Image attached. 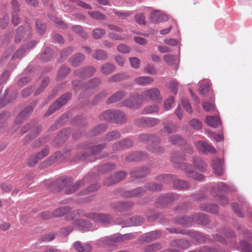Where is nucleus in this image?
Instances as JSON below:
<instances>
[{
    "instance_id": "1",
    "label": "nucleus",
    "mask_w": 252,
    "mask_h": 252,
    "mask_svg": "<svg viewBox=\"0 0 252 252\" xmlns=\"http://www.w3.org/2000/svg\"><path fill=\"white\" fill-rule=\"evenodd\" d=\"M84 212L81 210L75 211L72 212L71 217L68 216L66 217L67 220L73 219L76 215L85 216L86 218L90 219L96 222L105 223L109 222L111 219V216L109 215H106L101 213H96L93 212L87 213L83 214Z\"/></svg>"
},
{
    "instance_id": "2",
    "label": "nucleus",
    "mask_w": 252,
    "mask_h": 252,
    "mask_svg": "<svg viewBox=\"0 0 252 252\" xmlns=\"http://www.w3.org/2000/svg\"><path fill=\"white\" fill-rule=\"evenodd\" d=\"M87 179L88 177H85L82 181H77L74 184H72V180L70 178L63 179L61 181H59L58 182L62 186V189H64L65 192L70 194L74 193L80 187L83 186Z\"/></svg>"
},
{
    "instance_id": "3",
    "label": "nucleus",
    "mask_w": 252,
    "mask_h": 252,
    "mask_svg": "<svg viewBox=\"0 0 252 252\" xmlns=\"http://www.w3.org/2000/svg\"><path fill=\"white\" fill-rule=\"evenodd\" d=\"M140 96L142 98V102L145 100L146 101L160 102L162 100L160 92L157 88L145 90L142 92Z\"/></svg>"
},
{
    "instance_id": "4",
    "label": "nucleus",
    "mask_w": 252,
    "mask_h": 252,
    "mask_svg": "<svg viewBox=\"0 0 252 252\" xmlns=\"http://www.w3.org/2000/svg\"><path fill=\"white\" fill-rule=\"evenodd\" d=\"M193 221L203 224L207 223V218L203 214L195 215L192 218L184 217L179 219L178 222L183 226H188L190 225Z\"/></svg>"
},
{
    "instance_id": "5",
    "label": "nucleus",
    "mask_w": 252,
    "mask_h": 252,
    "mask_svg": "<svg viewBox=\"0 0 252 252\" xmlns=\"http://www.w3.org/2000/svg\"><path fill=\"white\" fill-rule=\"evenodd\" d=\"M135 237L134 234L132 233L126 234L125 235L118 234L105 238L102 242L109 246H114L116 243H120L126 240H130Z\"/></svg>"
},
{
    "instance_id": "6",
    "label": "nucleus",
    "mask_w": 252,
    "mask_h": 252,
    "mask_svg": "<svg viewBox=\"0 0 252 252\" xmlns=\"http://www.w3.org/2000/svg\"><path fill=\"white\" fill-rule=\"evenodd\" d=\"M71 97V94L67 93L62 95L59 99L52 104L48 109L47 113L45 114L46 116H49L52 114L56 110L59 109L63 105H64L68 100Z\"/></svg>"
},
{
    "instance_id": "7",
    "label": "nucleus",
    "mask_w": 252,
    "mask_h": 252,
    "mask_svg": "<svg viewBox=\"0 0 252 252\" xmlns=\"http://www.w3.org/2000/svg\"><path fill=\"white\" fill-rule=\"evenodd\" d=\"M100 83L99 78H94L92 79L84 87V92L86 96H89L94 94L97 87Z\"/></svg>"
},
{
    "instance_id": "8",
    "label": "nucleus",
    "mask_w": 252,
    "mask_h": 252,
    "mask_svg": "<svg viewBox=\"0 0 252 252\" xmlns=\"http://www.w3.org/2000/svg\"><path fill=\"white\" fill-rule=\"evenodd\" d=\"M123 105L130 108H137L142 103V98L140 95L133 96L123 101Z\"/></svg>"
},
{
    "instance_id": "9",
    "label": "nucleus",
    "mask_w": 252,
    "mask_h": 252,
    "mask_svg": "<svg viewBox=\"0 0 252 252\" xmlns=\"http://www.w3.org/2000/svg\"><path fill=\"white\" fill-rule=\"evenodd\" d=\"M178 166L185 170L188 176L195 180L202 181L204 178V177L203 175L201 174H197L193 172V167L191 164L181 163Z\"/></svg>"
},
{
    "instance_id": "10",
    "label": "nucleus",
    "mask_w": 252,
    "mask_h": 252,
    "mask_svg": "<svg viewBox=\"0 0 252 252\" xmlns=\"http://www.w3.org/2000/svg\"><path fill=\"white\" fill-rule=\"evenodd\" d=\"M96 70L93 66L79 68L74 72V74L81 78L89 77L93 75Z\"/></svg>"
},
{
    "instance_id": "11",
    "label": "nucleus",
    "mask_w": 252,
    "mask_h": 252,
    "mask_svg": "<svg viewBox=\"0 0 252 252\" xmlns=\"http://www.w3.org/2000/svg\"><path fill=\"white\" fill-rule=\"evenodd\" d=\"M144 222L143 218L140 216H135L131 218L127 219L122 222L119 223L122 225V227H129L131 226H138L142 224Z\"/></svg>"
},
{
    "instance_id": "12",
    "label": "nucleus",
    "mask_w": 252,
    "mask_h": 252,
    "mask_svg": "<svg viewBox=\"0 0 252 252\" xmlns=\"http://www.w3.org/2000/svg\"><path fill=\"white\" fill-rule=\"evenodd\" d=\"M133 145L132 140L129 139H125L120 142L114 143L112 146V148L114 151L121 150L124 149L129 148L132 147Z\"/></svg>"
},
{
    "instance_id": "13",
    "label": "nucleus",
    "mask_w": 252,
    "mask_h": 252,
    "mask_svg": "<svg viewBox=\"0 0 252 252\" xmlns=\"http://www.w3.org/2000/svg\"><path fill=\"white\" fill-rule=\"evenodd\" d=\"M223 161L220 158H216L213 160L212 168L214 173L218 176L223 174L224 172Z\"/></svg>"
},
{
    "instance_id": "14",
    "label": "nucleus",
    "mask_w": 252,
    "mask_h": 252,
    "mask_svg": "<svg viewBox=\"0 0 252 252\" xmlns=\"http://www.w3.org/2000/svg\"><path fill=\"white\" fill-rule=\"evenodd\" d=\"M147 157V155L142 152H134L126 155L125 160L127 161H138L146 159Z\"/></svg>"
},
{
    "instance_id": "15",
    "label": "nucleus",
    "mask_w": 252,
    "mask_h": 252,
    "mask_svg": "<svg viewBox=\"0 0 252 252\" xmlns=\"http://www.w3.org/2000/svg\"><path fill=\"white\" fill-rule=\"evenodd\" d=\"M196 146L199 151L204 153H207L208 152L213 153L215 152V149L212 146L203 141L196 142Z\"/></svg>"
},
{
    "instance_id": "16",
    "label": "nucleus",
    "mask_w": 252,
    "mask_h": 252,
    "mask_svg": "<svg viewBox=\"0 0 252 252\" xmlns=\"http://www.w3.org/2000/svg\"><path fill=\"white\" fill-rule=\"evenodd\" d=\"M159 120L157 118L142 117L137 121V125H146L148 126H154L158 125Z\"/></svg>"
},
{
    "instance_id": "17",
    "label": "nucleus",
    "mask_w": 252,
    "mask_h": 252,
    "mask_svg": "<svg viewBox=\"0 0 252 252\" xmlns=\"http://www.w3.org/2000/svg\"><path fill=\"white\" fill-rule=\"evenodd\" d=\"M126 176V173L124 171L119 172L115 174L109 180L105 181V184L108 186L114 184L122 180Z\"/></svg>"
},
{
    "instance_id": "18",
    "label": "nucleus",
    "mask_w": 252,
    "mask_h": 252,
    "mask_svg": "<svg viewBox=\"0 0 252 252\" xmlns=\"http://www.w3.org/2000/svg\"><path fill=\"white\" fill-rule=\"evenodd\" d=\"M151 18L154 22H160L168 20V16L163 13H159L158 11L153 10L151 14Z\"/></svg>"
},
{
    "instance_id": "19",
    "label": "nucleus",
    "mask_w": 252,
    "mask_h": 252,
    "mask_svg": "<svg viewBox=\"0 0 252 252\" xmlns=\"http://www.w3.org/2000/svg\"><path fill=\"white\" fill-rule=\"evenodd\" d=\"M145 192V190L140 188L135 189L132 190L125 191L124 196L126 197H137L141 196Z\"/></svg>"
},
{
    "instance_id": "20",
    "label": "nucleus",
    "mask_w": 252,
    "mask_h": 252,
    "mask_svg": "<svg viewBox=\"0 0 252 252\" xmlns=\"http://www.w3.org/2000/svg\"><path fill=\"white\" fill-rule=\"evenodd\" d=\"M104 145L100 144L96 146L90 147L88 150V151L91 152L92 156L95 157L96 158H101L107 156V155L103 156H99V154L101 153L102 149L104 147Z\"/></svg>"
},
{
    "instance_id": "21",
    "label": "nucleus",
    "mask_w": 252,
    "mask_h": 252,
    "mask_svg": "<svg viewBox=\"0 0 252 252\" xmlns=\"http://www.w3.org/2000/svg\"><path fill=\"white\" fill-rule=\"evenodd\" d=\"M125 95V93L123 91H119L111 95L108 99L106 100V103L108 104L115 103L121 99H122Z\"/></svg>"
},
{
    "instance_id": "22",
    "label": "nucleus",
    "mask_w": 252,
    "mask_h": 252,
    "mask_svg": "<svg viewBox=\"0 0 252 252\" xmlns=\"http://www.w3.org/2000/svg\"><path fill=\"white\" fill-rule=\"evenodd\" d=\"M111 205L112 208H115L119 211H123L131 207L132 204L129 202L121 203L120 202H116L112 203Z\"/></svg>"
},
{
    "instance_id": "23",
    "label": "nucleus",
    "mask_w": 252,
    "mask_h": 252,
    "mask_svg": "<svg viewBox=\"0 0 252 252\" xmlns=\"http://www.w3.org/2000/svg\"><path fill=\"white\" fill-rule=\"evenodd\" d=\"M85 58V57L84 55L81 53H78L70 58L69 62L73 66H77L81 64Z\"/></svg>"
},
{
    "instance_id": "24",
    "label": "nucleus",
    "mask_w": 252,
    "mask_h": 252,
    "mask_svg": "<svg viewBox=\"0 0 252 252\" xmlns=\"http://www.w3.org/2000/svg\"><path fill=\"white\" fill-rule=\"evenodd\" d=\"M115 110H108L99 115V118L101 120L107 122H113L114 117L115 116Z\"/></svg>"
},
{
    "instance_id": "25",
    "label": "nucleus",
    "mask_w": 252,
    "mask_h": 252,
    "mask_svg": "<svg viewBox=\"0 0 252 252\" xmlns=\"http://www.w3.org/2000/svg\"><path fill=\"white\" fill-rule=\"evenodd\" d=\"M115 116L114 117L113 122L116 124H124L126 121V118L123 112L119 110H115Z\"/></svg>"
},
{
    "instance_id": "26",
    "label": "nucleus",
    "mask_w": 252,
    "mask_h": 252,
    "mask_svg": "<svg viewBox=\"0 0 252 252\" xmlns=\"http://www.w3.org/2000/svg\"><path fill=\"white\" fill-rule=\"evenodd\" d=\"M186 234L189 235L192 240L198 243H203L206 241V238L201 234L197 232L187 231Z\"/></svg>"
},
{
    "instance_id": "27",
    "label": "nucleus",
    "mask_w": 252,
    "mask_h": 252,
    "mask_svg": "<svg viewBox=\"0 0 252 252\" xmlns=\"http://www.w3.org/2000/svg\"><path fill=\"white\" fill-rule=\"evenodd\" d=\"M115 69V66L112 63H107L103 64L100 67L101 72L106 75L111 74Z\"/></svg>"
},
{
    "instance_id": "28",
    "label": "nucleus",
    "mask_w": 252,
    "mask_h": 252,
    "mask_svg": "<svg viewBox=\"0 0 252 252\" xmlns=\"http://www.w3.org/2000/svg\"><path fill=\"white\" fill-rule=\"evenodd\" d=\"M74 224L77 226L81 227L82 229L88 231L92 228V224L89 220H86L83 219L75 220Z\"/></svg>"
},
{
    "instance_id": "29",
    "label": "nucleus",
    "mask_w": 252,
    "mask_h": 252,
    "mask_svg": "<svg viewBox=\"0 0 252 252\" xmlns=\"http://www.w3.org/2000/svg\"><path fill=\"white\" fill-rule=\"evenodd\" d=\"M201 210L210 212L213 214H216L218 212V207L213 204H207L206 203H202L199 205Z\"/></svg>"
},
{
    "instance_id": "30",
    "label": "nucleus",
    "mask_w": 252,
    "mask_h": 252,
    "mask_svg": "<svg viewBox=\"0 0 252 252\" xmlns=\"http://www.w3.org/2000/svg\"><path fill=\"white\" fill-rule=\"evenodd\" d=\"M75 249L78 252H90L92 250V246L89 244L83 245L80 242H76L74 244Z\"/></svg>"
},
{
    "instance_id": "31",
    "label": "nucleus",
    "mask_w": 252,
    "mask_h": 252,
    "mask_svg": "<svg viewBox=\"0 0 252 252\" xmlns=\"http://www.w3.org/2000/svg\"><path fill=\"white\" fill-rule=\"evenodd\" d=\"M135 83L140 85L150 84L154 82V79L149 76H140L134 80Z\"/></svg>"
},
{
    "instance_id": "32",
    "label": "nucleus",
    "mask_w": 252,
    "mask_h": 252,
    "mask_svg": "<svg viewBox=\"0 0 252 252\" xmlns=\"http://www.w3.org/2000/svg\"><path fill=\"white\" fill-rule=\"evenodd\" d=\"M205 122L206 124L212 127H217L220 123V120L218 117L207 116Z\"/></svg>"
},
{
    "instance_id": "33",
    "label": "nucleus",
    "mask_w": 252,
    "mask_h": 252,
    "mask_svg": "<svg viewBox=\"0 0 252 252\" xmlns=\"http://www.w3.org/2000/svg\"><path fill=\"white\" fill-rule=\"evenodd\" d=\"M139 140L140 142H146V141H151L153 142H157L159 141L158 138H157L156 136L147 134H142L139 136Z\"/></svg>"
},
{
    "instance_id": "34",
    "label": "nucleus",
    "mask_w": 252,
    "mask_h": 252,
    "mask_svg": "<svg viewBox=\"0 0 252 252\" xmlns=\"http://www.w3.org/2000/svg\"><path fill=\"white\" fill-rule=\"evenodd\" d=\"M70 210L68 206H63L56 209L53 213L54 217H60L63 216Z\"/></svg>"
},
{
    "instance_id": "35",
    "label": "nucleus",
    "mask_w": 252,
    "mask_h": 252,
    "mask_svg": "<svg viewBox=\"0 0 252 252\" xmlns=\"http://www.w3.org/2000/svg\"><path fill=\"white\" fill-rule=\"evenodd\" d=\"M193 164L194 166L200 171H204L206 168V164L199 158L196 157L193 159Z\"/></svg>"
},
{
    "instance_id": "36",
    "label": "nucleus",
    "mask_w": 252,
    "mask_h": 252,
    "mask_svg": "<svg viewBox=\"0 0 252 252\" xmlns=\"http://www.w3.org/2000/svg\"><path fill=\"white\" fill-rule=\"evenodd\" d=\"M93 57L98 61L106 60L108 57L106 52L103 50H97L93 54Z\"/></svg>"
},
{
    "instance_id": "37",
    "label": "nucleus",
    "mask_w": 252,
    "mask_h": 252,
    "mask_svg": "<svg viewBox=\"0 0 252 252\" xmlns=\"http://www.w3.org/2000/svg\"><path fill=\"white\" fill-rule=\"evenodd\" d=\"M33 111L32 106L26 107L17 117L16 122H20L21 120L28 117Z\"/></svg>"
},
{
    "instance_id": "38",
    "label": "nucleus",
    "mask_w": 252,
    "mask_h": 252,
    "mask_svg": "<svg viewBox=\"0 0 252 252\" xmlns=\"http://www.w3.org/2000/svg\"><path fill=\"white\" fill-rule=\"evenodd\" d=\"M174 187L178 189H186L189 188V185L186 181L178 180L173 182Z\"/></svg>"
},
{
    "instance_id": "39",
    "label": "nucleus",
    "mask_w": 252,
    "mask_h": 252,
    "mask_svg": "<svg viewBox=\"0 0 252 252\" xmlns=\"http://www.w3.org/2000/svg\"><path fill=\"white\" fill-rule=\"evenodd\" d=\"M121 136V133L118 131H112L109 132L105 137V141H111L116 140Z\"/></svg>"
},
{
    "instance_id": "40",
    "label": "nucleus",
    "mask_w": 252,
    "mask_h": 252,
    "mask_svg": "<svg viewBox=\"0 0 252 252\" xmlns=\"http://www.w3.org/2000/svg\"><path fill=\"white\" fill-rule=\"evenodd\" d=\"M127 76L123 73H118L115 74L108 79V81L110 82H119L123 79L126 78Z\"/></svg>"
},
{
    "instance_id": "41",
    "label": "nucleus",
    "mask_w": 252,
    "mask_h": 252,
    "mask_svg": "<svg viewBox=\"0 0 252 252\" xmlns=\"http://www.w3.org/2000/svg\"><path fill=\"white\" fill-rule=\"evenodd\" d=\"M178 198V196L175 194H169L162 196L160 198L161 203H168L170 202L173 201Z\"/></svg>"
},
{
    "instance_id": "42",
    "label": "nucleus",
    "mask_w": 252,
    "mask_h": 252,
    "mask_svg": "<svg viewBox=\"0 0 252 252\" xmlns=\"http://www.w3.org/2000/svg\"><path fill=\"white\" fill-rule=\"evenodd\" d=\"M169 141L172 144H178L179 146H182L185 143L184 140L182 137L175 135L170 137Z\"/></svg>"
},
{
    "instance_id": "43",
    "label": "nucleus",
    "mask_w": 252,
    "mask_h": 252,
    "mask_svg": "<svg viewBox=\"0 0 252 252\" xmlns=\"http://www.w3.org/2000/svg\"><path fill=\"white\" fill-rule=\"evenodd\" d=\"M70 72V69L64 66H62L58 73V78L59 79H63Z\"/></svg>"
},
{
    "instance_id": "44",
    "label": "nucleus",
    "mask_w": 252,
    "mask_h": 252,
    "mask_svg": "<svg viewBox=\"0 0 252 252\" xmlns=\"http://www.w3.org/2000/svg\"><path fill=\"white\" fill-rule=\"evenodd\" d=\"M53 53V52L50 48H46L41 55V58L43 61H48L52 57Z\"/></svg>"
},
{
    "instance_id": "45",
    "label": "nucleus",
    "mask_w": 252,
    "mask_h": 252,
    "mask_svg": "<svg viewBox=\"0 0 252 252\" xmlns=\"http://www.w3.org/2000/svg\"><path fill=\"white\" fill-rule=\"evenodd\" d=\"M159 110V108L156 104L145 107L143 110V114H151L153 113L158 112Z\"/></svg>"
},
{
    "instance_id": "46",
    "label": "nucleus",
    "mask_w": 252,
    "mask_h": 252,
    "mask_svg": "<svg viewBox=\"0 0 252 252\" xmlns=\"http://www.w3.org/2000/svg\"><path fill=\"white\" fill-rule=\"evenodd\" d=\"M147 173L148 170L146 168H142L138 170L131 172L132 176L136 178H141L144 177Z\"/></svg>"
},
{
    "instance_id": "47",
    "label": "nucleus",
    "mask_w": 252,
    "mask_h": 252,
    "mask_svg": "<svg viewBox=\"0 0 252 252\" xmlns=\"http://www.w3.org/2000/svg\"><path fill=\"white\" fill-rule=\"evenodd\" d=\"M105 33V31L99 28L94 29L93 32V37L95 39H99L101 38L103 36Z\"/></svg>"
},
{
    "instance_id": "48",
    "label": "nucleus",
    "mask_w": 252,
    "mask_h": 252,
    "mask_svg": "<svg viewBox=\"0 0 252 252\" xmlns=\"http://www.w3.org/2000/svg\"><path fill=\"white\" fill-rule=\"evenodd\" d=\"M107 128L106 125L100 124L97 125L93 130L92 135L93 136L96 135L104 132Z\"/></svg>"
},
{
    "instance_id": "49",
    "label": "nucleus",
    "mask_w": 252,
    "mask_h": 252,
    "mask_svg": "<svg viewBox=\"0 0 252 252\" xmlns=\"http://www.w3.org/2000/svg\"><path fill=\"white\" fill-rule=\"evenodd\" d=\"M36 29L38 33L42 34L45 32L46 30V27L45 24L40 21L37 20L36 22Z\"/></svg>"
},
{
    "instance_id": "50",
    "label": "nucleus",
    "mask_w": 252,
    "mask_h": 252,
    "mask_svg": "<svg viewBox=\"0 0 252 252\" xmlns=\"http://www.w3.org/2000/svg\"><path fill=\"white\" fill-rule=\"evenodd\" d=\"M50 82L49 79L48 78H44L42 82L41 86L37 89L36 92L34 93L35 95H37L39 94L41 92H42L43 90L45 88V87L48 85Z\"/></svg>"
},
{
    "instance_id": "51",
    "label": "nucleus",
    "mask_w": 252,
    "mask_h": 252,
    "mask_svg": "<svg viewBox=\"0 0 252 252\" xmlns=\"http://www.w3.org/2000/svg\"><path fill=\"white\" fill-rule=\"evenodd\" d=\"M161 248V246L159 243H156L146 247L145 251L146 252H155L159 250Z\"/></svg>"
},
{
    "instance_id": "52",
    "label": "nucleus",
    "mask_w": 252,
    "mask_h": 252,
    "mask_svg": "<svg viewBox=\"0 0 252 252\" xmlns=\"http://www.w3.org/2000/svg\"><path fill=\"white\" fill-rule=\"evenodd\" d=\"M72 31L83 38L87 36V33L83 31L82 27L80 26H74L72 27Z\"/></svg>"
},
{
    "instance_id": "53",
    "label": "nucleus",
    "mask_w": 252,
    "mask_h": 252,
    "mask_svg": "<svg viewBox=\"0 0 252 252\" xmlns=\"http://www.w3.org/2000/svg\"><path fill=\"white\" fill-rule=\"evenodd\" d=\"M189 125L193 128L196 130H199L202 127L201 122L196 119H192L189 122Z\"/></svg>"
},
{
    "instance_id": "54",
    "label": "nucleus",
    "mask_w": 252,
    "mask_h": 252,
    "mask_svg": "<svg viewBox=\"0 0 252 252\" xmlns=\"http://www.w3.org/2000/svg\"><path fill=\"white\" fill-rule=\"evenodd\" d=\"M25 28L24 27L20 26L16 30V35L15 38V41L19 43L21 41V38L24 34Z\"/></svg>"
},
{
    "instance_id": "55",
    "label": "nucleus",
    "mask_w": 252,
    "mask_h": 252,
    "mask_svg": "<svg viewBox=\"0 0 252 252\" xmlns=\"http://www.w3.org/2000/svg\"><path fill=\"white\" fill-rule=\"evenodd\" d=\"M175 243L179 248L182 249H187L190 246L189 243L184 240H178L175 241Z\"/></svg>"
},
{
    "instance_id": "56",
    "label": "nucleus",
    "mask_w": 252,
    "mask_h": 252,
    "mask_svg": "<svg viewBox=\"0 0 252 252\" xmlns=\"http://www.w3.org/2000/svg\"><path fill=\"white\" fill-rule=\"evenodd\" d=\"M163 60L164 62L169 65H173L174 63V61L175 59V56L170 55L167 54L163 56Z\"/></svg>"
},
{
    "instance_id": "57",
    "label": "nucleus",
    "mask_w": 252,
    "mask_h": 252,
    "mask_svg": "<svg viewBox=\"0 0 252 252\" xmlns=\"http://www.w3.org/2000/svg\"><path fill=\"white\" fill-rule=\"evenodd\" d=\"M148 150L153 153H155L157 154H160L164 151V148L162 147H160L158 145H153L151 146H150L148 148Z\"/></svg>"
},
{
    "instance_id": "58",
    "label": "nucleus",
    "mask_w": 252,
    "mask_h": 252,
    "mask_svg": "<svg viewBox=\"0 0 252 252\" xmlns=\"http://www.w3.org/2000/svg\"><path fill=\"white\" fill-rule=\"evenodd\" d=\"M60 153H56L54 155L50 156L49 158H48L43 163V164H46V166H48L54 163L58 158V156H59Z\"/></svg>"
},
{
    "instance_id": "59",
    "label": "nucleus",
    "mask_w": 252,
    "mask_h": 252,
    "mask_svg": "<svg viewBox=\"0 0 252 252\" xmlns=\"http://www.w3.org/2000/svg\"><path fill=\"white\" fill-rule=\"evenodd\" d=\"M129 62L131 66L134 68H138L140 66V60L136 57L129 58Z\"/></svg>"
},
{
    "instance_id": "60",
    "label": "nucleus",
    "mask_w": 252,
    "mask_h": 252,
    "mask_svg": "<svg viewBox=\"0 0 252 252\" xmlns=\"http://www.w3.org/2000/svg\"><path fill=\"white\" fill-rule=\"evenodd\" d=\"M181 103L184 109L189 113L192 112L191 106L189 102V100L186 98H183L181 100Z\"/></svg>"
},
{
    "instance_id": "61",
    "label": "nucleus",
    "mask_w": 252,
    "mask_h": 252,
    "mask_svg": "<svg viewBox=\"0 0 252 252\" xmlns=\"http://www.w3.org/2000/svg\"><path fill=\"white\" fill-rule=\"evenodd\" d=\"M202 107L204 110L207 112H213L215 110V105L208 102H203L202 103Z\"/></svg>"
},
{
    "instance_id": "62",
    "label": "nucleus",
    "mask_w": 252,
    "mask_h": 252,
    "mask_svg": "<svg viewBox=\"0 0 252 252\" xmlns=\"http://www.w3.org/2000/svg\"><path fill=\"white\" fill-rule=\"evenodd\" d=\"M179 84L176 81H171L168 84V88L173 93L176 94L178 89Z\"/></svg>"
},
{
    "instance_id": "63",
    "label": "nucleus",
    "mask_w": 252,
    "mask_h": 252,
    "mask_svg": "<svg viewBox=\"0 0 252 252\" xmlns=\"http://www.w3.org/2000/svg\"><path fill=\"white\" fill-rule=\"evenodd\" d=\"M49 153V149L48 147H45L42 149V150L39 152L37 155L35 156H36L37 158L39 159H42L43 158L45 157L48 155Z\"/></svg>"
},
{
    "instance_id": "64",
    "label": "nucleus",
    "mask_w": 252,
    "mask_h": 252,
    "mask_svg": "<svg viewBox=\"0 0 252 252\" xmlns=\"http://www.w3.org/2000/svg\"><path fill=\"white\" fill-rule=\"evenodd\" d=\"M241 246L244 252H252V246L246 241H242Z\"/></svg>"
}]
</instances>
